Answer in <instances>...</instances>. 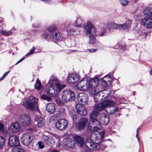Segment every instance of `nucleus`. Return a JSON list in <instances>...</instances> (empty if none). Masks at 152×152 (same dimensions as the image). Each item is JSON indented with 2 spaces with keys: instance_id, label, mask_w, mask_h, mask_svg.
Listing matches in <instances>:
<instances>
[{
  "instance_id": "1",
  "label": "nucleus",
  "mask_w": 152,
  "mask_h": 152,
  "mask_svg": "<svg viewBox=\"0 0 152 152\" xmlns=\"http://www.w3.org/2000/svg\"><path fill=\"white\" fill-rule=\"evenodd\" d=\"M104 134V131H103L101 133L96 131L94 133H92L90 137L86 140V147L92 150L99 149V143L103 138Z\"/></svg>"
},
{
  "instance_id": "2",
  "label": "nucleus",
  "mask_w": 152,
  "mask_h": 152,
  "mask_svg": "<svg viewBox=\"0 0 152 152\" xmlns=\"http://www.w3.org/2000/svg\"><path fill=\"white\" fill-rule=\"evenodd\" d=\"M99 79L98 77L93 79L86 78L82 80L79 82L77 85V89L83 91H86L89 88H92L97 86L99 84Z\"/></svg>"
},
{
  "instance_id": "3",
  "label": "nucleus",
  "mask_w": 152,
  "mask_h": 152,
  "mask_svg": "<svg viewBox=\"0 0 152 152\" xmlns=\"http://www.w3.org/2000/svg\"><path fill=\"white\" fill-rule=\"evenodd\" d=\"M96 31V29L93 24L90 21H88L84 27V32L89 37V44H94L96 43V40L94 35L95 34Z\"/></svg>"
},
{
  "instance_id": "4",
  "label": "nucleus",
  "mask_w": 152,
  "mask_h": 152,
  "mask_svg": "<svg viewBox=\"0 0 152 152\" xmlns=\"http://www.w3.org/2000/svg\"><path fill=\"white\" fill-rule=\"evenodd\" d=\"M38 102L37 98L34 97L33 96H31L29 97L27 101L23 102V105L26 109L32 110L36 108L37 110H38Z\"/></svg>"
},
{
  "instance_id": "5",
  "label": "nucleus",
  "mask_w": 152,
  "mask_h": 152,
  "mask_svg": "<svg viewBox=\"0 0 152 152\" xmlns=\"http://www.w3.org/2000/svg\"><path fill=\"white\" fill-rule=\"evenodd\" d=\"M62 100L65 102H68L74 101L75 99V93L69 90H64L61 94Z\"/></svg>"
},
{
  "instance_id": "6",
  "label": "nucleus",
  "mask_w": 152,
  "mask_h": 152,
  "mask_svg": "<svg viewBox=\"0 0 152 152\" xmlns=\"http://www.w3.org/2000/svg\"><path fill=\"white\" fill-rule=\"evenodd\" d=\"M88 127L91 131H96L99 130L101 128V126L99 121L96 119L90 120L88 125Z\"/></svg>"
},
{
  "instance_id": "7",
  "label": "nucleus",
  "mask_w": 152,
  "mask_h": 152,
  "mask_svg": "<svg viewBox=\"0 0 152 152\" xmlns=\"http://www.w3.org/2000/svg\"><path fill=\"white\" fill-rule=\"evenodd\" d=\"M18 121L22 126H28L31 123V118L30 117L27 115L22 114L19 116Z\"/></svg>"
},
{
  "instance_id": "8",
  "label": "nucleus",
  "mask_w": 152,
  "mask_h": 152,
  "mask_svg": "<svg viewBox=\"0 0 152 152\" xmlns=\"http://www.w3.org/2000/svg\"><path fill=\"white\" fill-rule=\"evenodd\" d=\"M34 138V136L31 133H25L22 137V140L23 144L26 146L28 145Z\"/></svg>"
},
{
  "instance_id": "9",
  "label": "nucleus",
  "mask_w": 152,
  "mask_h": 152,
  "mask_svg": "<svg viewBox=\"0 0 152 152\" xmlns=\"http://www.w3.org/2000/svg\"><path fill=\"white\" fill-rule=\"evenodd\" d=\"M88 121L87 118L83 117L75 124L76 128L79 130L83 129L86 126L87 123Z\"/></svg>"
},
{
  "instance_id": "10",
  "label": "nucleus",
  "mask_w": 152,
  "mask_h": 152,
  "mask_svg": "<svg viewBox=\"0 0 152 152\" xmlns=\"http://www.w3.org/2000/svg\"><path fill=\"white\" fill-rule=\"evenodd\" d=\"M77 99L79 103L82 105H86L88 103V96L85 93H80L78 95Z\"/></svg>"
},
{
  "instance_id": "11",
  "label": "nucleus",
  "mask_w": 152,
  "mask_h": 152,
  "mask_svg": "<svg viewBox=\"0 0 152 152\" xmlns=\"http://www.w3.org/2000/svg\"><path fill=\"white\" fill-rule=\"evenodd\" d=\"M141 24L148 29L152 28V18H144L141 21Z\"/></svg>"
},
{
  "instance_id": "12",
  "label": "nucleus",
  "mask_w": 152,
  "mask_h": 152,
  "mask_svg": "<svg viewBox=\"0 0 152 152\" xmlns=\"http://www.w3.org/2000/svg\"><path fill=\"white\" fill-rule=\"evenodd\" d=\"M19 141L18 137L16 136H11L9 138L8 145L10 147L18 146L19 145Z\"/></svg>"
},
{
  "instance_id": "13",
  "label": "nucleus",
  "mask_w": 152,
  "mask_h": 152,
  "mask_svg": "<svg viewBox=\"0 0 152 152\" xmlns=\"http://www.w3.org/2000/svg\"><path fill=\"white\" fill-rule=\"evenodd\" d=\"M56 128L60 130L64 129L67 125V122L65 119H61L59 120L56 123Z\"/></svg>"
},
{
  "instance_id": "14",
  "label": "nucleus",
  "mask_w": 152,
  "mask_h": 152,
  "mask_svg": "<svg viewBox=\"0 0 152 152\" xmlns=\"http://www.w3.org/2000/svg\"><path fill=\"white\" fill-rule=\"evenodd\" d=\"M99 119L101 123L105 125L109 123L110 121V117L105 113H102L99 115Z\"/></svg>"
},
{
  "instance_id": "15",
  "label": "nucleus",
  "mask_w": 152,
  "mask_h": 152,
  "mask_svg": "<svg viewBox=\"0 0 152 152\" xmlns=\"http://www.w3.org/2000/svg\"><path fill=\"white\" fill-rule=\"evenodd\" d=\"M42 140L48 145L51 146L55 142L54 139L50 136H47L43 135L42 137Z\"/></svg>"
},
{
  "instance_id": "16",
  "label": "nucleus",
  "mask_w": 152,
  "mask_h": 152,
  "mask_svg": "<svg viewBox=\"0 0 152 152\" xmlns=\"http://www.w3.org/2000/svg\"><path fill=\"white\" fill-rule=\"evenodd\" d=\"M79 79V76L75 74L72 73L69 75L67 80L69 83H74L77 82Z\"/></svg>"
},
{
  "instance_id": "17",
  "label": "nucleus",
  "mask_w": 152,
  "mask_h": 152,
  "mask_svg": "<svg viewBox=\"0 0 152 152\" xmlns=\"http://www.w3.org/2000/svg\"><path fill=\"white\" fill-rule=\"evenodd\" d=\"M76 108L77 113L82 116H86L87 114V111L84 107L77 104L76 106Z\"/></svg>"
},
{
  "instance_id": "18",
  "label": "nucleus",
  "mask_w": 152,
  "mask_h": 152,
  "mask_svg": "<svg viewBox=\"0 0 152 152\" xmlns=\"http://www.w3.org/2000/svg\"><path fill=\"white\" fill-rule=\"evenodd\" d=\"M63 145L69 148H73L75 145L74 141L70 138H65L63 141Z\"/></svg>"
},
{
  "instance_id": "19",
  "label": "nucleus",
  "mask_w": 152,
  "mask_h": 152,
  "mask_svg": "<svg viewBox=\"0 0 152 152\" xmlns=\"http://www.w3.org/2000/svg\"><path fill=\"white\" fill-rule=\"evenodd\" d=\"M75 143L80 147L82 146L84 144L85 141L83 137L76 135L74 136Z\"/></svg>"
},
{
  "instance_id": "20",
  "label": "nucleus",
  "mask_w": 152,
  "mask_h": 152,
  "mask_svg": "<svg viewBox=\"0 0 152 152\" xmlns=\"http://www.w3.org/2000/svg\"><path fill=\"white\" fill-rule=\"evenodd\" d=\"M8 129L13 132L16 133L20 130V127L18 122H15L12 123L9 127Z\"/></svg>"
},
{
  "instance_id": "21",
  "label": "nucleus",
  "mask_w": 152,
  "mask_h": 152,
  "mask_svg": "<svg viewBox=\"0 0 152 152\" xmlns=\"http://www.w3.org/2000/svg\"><path fill=\"white\" fill-rule=\"evenodd\" d=\"M34 121L37 122V125L38 127L42 128L45 126V120L41 116L39 115L37 116L35 118Z\"/></svg>"
},
{
  "instance_id": "22",
  "label": "nucleus",
  "mask_w": 152,
  "mask_h": 152,
  "mask_svg": "<svg viewBox=\"0 0 152 152\" xmlns=\"http://www.w3.org/2000/svg\"><path fill=\"white\" fill-rule=\"evenodd\" d=\"M46 91L47 94L50 96H56L57 95V91L53 87H49L47 86L46 88Z\"/></svg>"
},
{
  "instance_id": "23",
  "label": "nucleus",
  "mask_w": 152,
  "mask_h": 152,
  "mask_svg": "<svg viewBox=\"0 0 152 152\" xmlns=\"http://www.w3.org/2000/svg\"><path fill=\"white\" fill-rule=\"evenodd\" d=\"M101 93V91H99L96 89H94L91 91V93L92 95L94 96V99L95 102H100L101 99V97L100 96V94Z\"/></svg>"
},
{
  "instance_id": "24",
  "label": "nucleus",
  "mask_w": 152,
  "mask_h": 152,
  "mask_svg": "<svg viewBox=\"0 0 152 152\" xmlns=\"http://www.w3.org/2000/svg\"><path fill=\"white\" fill-rule=\"evenodd\" d=\"M131 23V21L128 20L124 23L121 24H118V30H125L128 29Z\"/></svg>"
},
{
  "instance_id": "25",
  "label": "nucleus",
  "mask_w": 152,
  "mask_h": 152,
  "mask_svg": "<svg viewBox=\"0 0 152 152\" xmlns=\"http://www.w3.org/2000/svg\"><path fill=\"white\" fill-rule=\"evenodd\" d=\"M54 33V34H51L50 36V37L51 40L55 42L58 40H61V39L60 38L59 33L57 31Z\"/></svg>"
},
{
  "instance_id": "26",
  "label": "nucleus",
  "mask_w": 152,
  "mask_h": 152,
  "mask_svg": "<svg viewBox=\"0 0 152 152\" xmlns=\"http://www.w3.org/2000/svg\"><path fill=\"white\" fill-rule=\"evenodd\" d=\"M145 18H152V8L147 7L144 9L143 11Z\"/></svg>"
},
{
  "instance_id": "27",
  "label": "nucleus",
  "mask_w": 152,
  "mask_h": 152,
  "mask_svg": "<svg viewBox=\"0 0 152 152\" xmlns=\"http://www.w3.org/2000/svg\"><path fill=\"white\" fill-rule=\"evenodd\" d=\"M106 77H107L105 76L101 79L102 84L104 87H106L108 86H109L111 84L112 81L111 80H108L107 79V80L104 79H105Z\"/></svg>"
},
{
  "instance_id": "28",
  "label": "nucleus",
  "mask_w": 152,
  "mask_h": 152,
  "mask_svg": "<svg viewBox=\"0 0 152 152\" xmlns=\"http://www.w3.org/2000/svg\"><path fill=\"white\" fill-rule=\"evenodd\" d=\"M118 108L115 107L114 106L107 107L106 111L107 113L109 114H113L118 111Z\"/></svg>"
},
{
  "instance_id": "29",
  "label": "nucleus",
  "mask_w": 152,
  "mask_h": 152,
  "mask_svg": "<svg viewBox=\"0 0 152 152\" xmlns=\"http://www.w3.org/2000/svg\"><path fill=\"white\" fill-rule=\"evenodd\" d=\"M16 30L14 28H13L11 30L7 31L4 29H1L0 31V33L2 35L8 36L10 35L13 32V31H15Z\"/></svg>"
},
{
  "instance_id": "30",
  "label": "nucleus",
  "mask_w": 152,
  "mask_h": 152,
  "mask_svg": "<svg viewBox=\"0 0 152 152\" xmlns=\"http://www.w3.org/2000/svg\"><path fill=\"white\" fill-rule=\"evenodd\" d=\"M46 110L50 113H53L56 110L54 105L50 103L48 104L47 105Z\"/></svg>"
},
{
  "instance_id": "31",
  "label": "nucleus",
  "mask_w": 152,
  "mask_h": 152,
  "mask_svg": "<svg viewBox=\"0 0 152 152\" xmlns=\"http://www.w3.org/2000/svg\"><path fill=\"white\" fill-rule=\"evenodd\" d=\"M95 109L98 111H101L104 110L106 107L104 102L100 103L97 104H96L94 105Z\"/></svg>"
},
{
  "instance_id": "32",
  "label": "nucleus",
  "mask_w": 152,
  "mask_h": 152,
  "mask_svg": "<svg viewBox=\"0 0 152 152\" xmlns=\"http://www.w3.org/2000/svg\"><path fill=\"white\" fill-rule=\"evenodd\" d=\"M83 20L80 17L77 18L75 20V22L73 24V26L76 27H81L83 24Z\"/></svg>"
},
{
  "instance_id": "33",
  "label": "nucleus",
  "mask_w": 152,
  "mask_h": 152,
  "mask_svg": "<svg viewBox=\"0 0 152 152\" xmlns=\"http://www.w3.org/2000/svg\"><path fill=\"white\" fill-rule=\"evenodd\" d=\"M104 102L106 107V108L107 107L114 106L115 104V102L111 99L106 100Z\"/></svg>"
},
{
  "instance_id": "34",
  "label": "nucleus",
  "mask_w": 152,
  "mask_h": 152,
  "mask_svg": "<svg viewBox=\"0 0 152 152\" xmlns=\"http://www.w3.org/2000/svg\"><path fill=\"white\" fill-rule=\"evenodd\" d=\"M35 88L38 91L42 90L43 89V87L42 86L41 83L38 79H37L36 80Z\"/></svg>"
},
{
  "instance_id": "35",
  "label": "nucleus",
  "mask_w": 152,
  "mask_h": 152,
  "mask_svg": "<svg viewBox=\"0 0 152 152\" xmlns=\"http://www.w3.org/2000/svg\"><path fill=\"white\" fill-rule=\"evenodd\" d=\"M58 83V81L56 78H54L53 79H50L49 82L48 83L50 87H52L55 85L57 86V84Z\"/></svg>"
},
{
  "instance_id": "36",
  "label": "nucleus",
  "mask_w": 152,
  "mask_h": 152,
  "mask_svg": "<svg viewBox=\"0 0 152 152\" xmlns=\"http://www.w3.org/2000/svg\"><path fill=\"white\" fill-rule=\"evenodd\" d=\"M69 114L71 117L73 121H76L77 119V116L75 114V111L73 110H71L69 112Z\"/></svg>"
},
{
  "instance_id": "37",
  "label": "nucleus",
  "mask_w": 152,
  "mask_h": 152,
  "mask_svg": "<svg viewBox=\"0 0 152 152\" xmlns=\"http://www.w3.org/2000/svg\"><path fill=\"white\" fill-rule=\"evenodd\" d=\"M47 30L50 32L51 33V34L54 33L57 31L56 28L54 26H51L47 28Z\"/></svg>"
},
{
  "instance_id": "38",
  "label": "nucleus",
  "mask_w": 152,
  "mask_h": 152,
  "mask_svg": "<svg viewBox=\"0 0 152 152\" xmlns=\"http://www.w3.org/2000/svg\"><path fill=\"white\" fill-rule=\"evenodd\" d=\"M106 33V29L104 28H101L99 31V35L101 37L104 36Z\"/></svg>"
},
{
  "instance_id": "39",
  "label": "nucleus",
  "mask_w": 152,
  "mask_h": 152,
  "mask_svg": "<svg viewBox=\"0 0 152 152\" xmlns=\"http://www.w3.org/2000/svg\"><path fill=\"white\" fill-rule=\"evenodd\" d=\"M59 114H57L56 117H58L60 115H63L64 114L65 112V109L62 107H61L58 109V110Z\"/></svg>"
},
{
  "instance_id": "40",
  "label": "nucleus",
  "mask_w": 152,
  "mask_h": 152,
  "mask_svg": "<svg viewBox=\"0 0 152 152\" xmlns=\"http://www.w3.org/2000/svg\"><path fill=\"white\" fill-rule=\"evenodd\" d=\"M98 113L95 111H93L90 114L91 120L95 119L94 117L98 116Z\"/></svg>"
},
{
  "instance_id": "41",
  "label": "nucleus",
  "mask_w": 152,
  "mask_h": 152,
  "mask_svg": "<svg viewBox=\"0 0 152 152\" xmlns=\"http://www.w3.org/2000/svg\"><path fill=\"white\" fill-rule=\"evenodd\" d=\"M11 152H24L23 149L20 148H12L11 151Z\"/></svg>"
},
{
  "instance_id": "42",
  "label": "nucleus",
  "mask_w": 152,
  "mask_h": 152,
  "mask_svg": "<svg viewBox=\"0 0 152 152\" xmlns=\"http://www.w3.org/2000/svg\"><path fill=\"white\" fill-rule=\"evenodd\" d=\"M5 141V138L2 136L0 137V149L1 148Z\"/></svg>"
},
{
  "instance_id": "43",
  "label": "nucleus",
  "mask_w": 152,
  "mask_h": 152,
  "mask_svg": "<svg viewBox=\"0 0 152 152\" xmlns=\"http://www.w3.org/2000/svg\"><path fill=\"white\" fill-rule=\"evenodd\" d=\"M65 86L66 85H62L58 83L57 84L56 86L58 90L59 91H60L61 89L64 88Z\"/></svg>"
},
{
  "instance_id": "44",
  "label": "nucleus",
  "mask_w": 152,
  "mask_h": 152,
  "mask_svg": "<svg viewBox=\"0 0 152 152\" xmlns=\"http://www.w3.org/2000/svg\"><path fill=\"white\" fill-rule=\"evenodd\" d=\"M49 36V34L47 33L46 31H45L42 34L41 37L42 38L44 39H47Z\"/></svg>"
},
{
  "instance_id": "45",
  "label": "nucleus",
  "mask_w": 152,
  "mask_h": 152,
  "mask_svg": "<svg viewBox=\"0 0 152 152\" xmlns=\"http://www.w3.org/2000/svg\"><path fill=\"white\" fill-rule=\"evenodd\" d=\"M41 98L42 99H45L48 101H50L51 100L50 97L44 94L42 95L41 96Z\"/></svg>"
},
{
  "instance_id": "46",
  "label": "nucleus",
  "mask_w": 152,
  "mask_h": 152,
  "mask_svg": "<svg viewBox=\"0 0 152 152\" xmlns=\"http://www.w3.org/2000/svg\"><path fill=\"white\" fill-rule=\"evenodd\" d=\"M120 2L122 5L124 6H127L129 3L128 1L126 0H120Z\"/></svg>"
},
{
  "instance_id": "47",
  "label": "nucleus",
  "mask_w": 152,
  "mask_h": 152,
  "mask_svg": "<svg viewBox=\"0 0 152 152\" xmlns=\"http://www.w3.org/2000/svg\"><path fill=\"white\" fill-rule=\"evenodd\" d=\"M77 39H72L71 41V47H74L76 44Z\"/></svg>"
},
{
  "instance_id": "48",
  "label": "nucleus",
  "mask_w": 152,
  "mask_h": 152,
  "mask_svg": "<svg viewBox=\"0 0 152 152\" xmlns=\"http://www.w3.org/2000/svg\"><path fill=\"white\" fill-rule=\"evenodd\" d=\"M118 24L115 23H112V29L118 30Z\"/></svg>"
},
{
  "instance_id": "49",
  "label": "nucleus",
  "mask_w": 152,
  "mask_h": 152,
  "mask_svg": "<svg viewBox=\"0 0 152 152\" xmlns=\"http://www.w3.org/2000/svg\"><path fill=\"white\" fill-rule=\"evenodd\" d=\"M38 148L41 149H42L45 147L44 143L42 141H39L38 142Z\"/></svg>"
},
{
  "instance_id": "50",
  "label": "nucleus",
  "mask_w": 152,
  "mask_h": 152,
  "mask_svg": "<svg viewBox=\"0 0 152 152\" xmlns=\"http://www.w3.org/2000/svg\"><path fill=\"white\" fill-rule=\"evenodd\" d=\"M35 49V48L33 46L32 47V48L29 50V52L26 55V56H28L30 55H31L34 52Z\"/></svg>"
},
{
  "instance_id": "51",
  "label": "nucleus",
  "mask_w": 152,
  "mask_h": 152,
  "mask_svg": "<svg viewBox=\"0 0 152 152\" xmlns=\"http://www.w3.org/2000/svg\"><path fill=\"white\" fill-rule=\"evenodd\" d=\"M71 22L69 21H67L64 25V29H67V28L70 26Z\"/></svg>"
},
{
  "instance_id": "52",
  "label": "nucleus",
  "mask_w": 152,
  "mask_h": 152,
  "mask_svg": "<svg viewBox=\"0 0 152 152\" xmlns=\"http://www.w3.org/2000/svg\"><path fill=\"white\" fill-rule=\"evenodd\" d=\"M55 101L56 103L59 105L61 106L63 104V102L60 99H55Z\"/></svg>"
},
{
  "instance_id": "53",
  "label": "nucleus",
  "mask_w": 152,
  "mask_h": 152,
  "mask_svg": "<svg viewBox=\"0 0 152 152\" xmlns=\"http://www.w3.org/2000/svg\"><path fill=\"white\" fill-rule=\"evenodd\" d=\"M99 150H101L102 151H103L106 148V145H105L101 144H100L99 143Z\"/></svg>"
},
{
  "instance_id": "54",
  "label": "nucleus",
  "mask_w": 152,
  "mask_h": 152,
  "mask_svg": "<svg viewBox=\"0 0 152 152\" xmlns=\"http://www.w3.org/2000/svg\"><path fill=\"white\" fill-rule=\"evenodd\" d=\"M75 32V31L73 29H70L69 30H67V32L68 35H71L73 33Z\"/></svg>"
},
{
  "instance_id": "55",
  "label": "nucleus",
  "mask_w": 152,
  "mask_h": 152,
  "mask_svg": "<svg viewBox=\"0 0 152 152\" xmlns=\"http://www.w3.org/2000/svg\"><path fill=\"white\" fill-rule=\"evenodd\" d=\"M0 131L1 132L3 133H5L3 125L1 123L0 124Z\"/></svg>"
},
{
  "instance_id": "56",
  "label": "nucleus",
  "mask_w": 152,
  "mask_h": 152,
  "mask_svg": "<svg viewBox=\"0 0 152 152\" xmlns=\"http://www.w3.org/2000/svg\"><path fill=\"white\" fill-rule=\"evenodd\" d=\"M106 27L108 29H109L110 30L111 29H112V23H107L106 25Z\"/></svg>"
},
{
  "instance_id": "57",
  "label": "nucleus",
  "mask_w": 152,
  "mask_h": 152,
  "mask_svg": "<svg viewBox=\"0 0 152 152\" xmlns=\"http://www.w3.org/2000/svg\"><path fill=\"white\" fill-rule=\"evenodd\" d=\"M39 26V25L37 23H34L32 25V27L34 28H37Z\"/></svg>"
},
{
  "instance_id": "58",
  "label": "nucleus",
  "mask_w": 152,
  "mask_h": 152,
  "mask_svg": "<svg viewBox=\"0 0 152 152\" xmlns=\"http://www.w3.org/2000/svg\"><path fill=\"white\" fill-rule=\"evenodd\" d=\"M88 50L90 52L92 53L96 52L97 50V49H95L91 48L90 49H88Z\"/></svg>"
},
{
  "instance_id": "59",
  "label": "nucleus",
  "mask_w": 152,
  "mask_h": 152,
  "mask_svg": "<svg viewBox=\"0 0 152 152\" xmlns=\"http://www.w3.org/2000/svg\"><path fill=\"white\" fill-rule=\"evenodd\" d=\"M25 58L24 57H23V58H22L21 59H20L16 64H18L19 63L21 62L24 59H25Z\"/></svg>"
},
{
  "instance_id": "60",
  "label": "nucleus",
  "mask_w": 152,
  "mask_h": 152,
  "mask_svg": "<svg viewBox=\"0 0 152 152\" xmlns=\"http://www.w3.org/2000/svg\"><path fill=\"white\" fill-rule=\"evenodd\" d=\"M25 58L24 57H23V58H22L21 59H20L16 64H18L19 63L21 62L24 59H25Z\"/></svg>"
},
{
  "instance_id": "61",
  "label": "nucleus",
  "mask_w": 152,
  "mask_h": 152,
  "mask_svg": "<svg viewBox=\"0 0 152 152\" xmlns=\"http://www.w3.org/2000/svg\"><path fill=\"white\" fill-rule=\"evenodd\" d=\"M138 128L137 130V134H136V137H137L138 142H139V138L138 136Z\"/></svg>"
},
{
  "instance_id": "62",
  "label": "nucleus",
  "mask_w": 152,
  "mask_h": 152,
  "mask_svg": "<svg viewBox=\"0 0 152 152\" xmlns=\"http://www.w3.org/2000/svg\"><path fill=\"white\" fill-rule=\"evenodd\" d=\"M42 1H43L45 2L46 3H48L49 2L51 1V0H42Z\"/></svg>"
},
{
  "instance_id": "63",
  "label": "nucleus",
  "mask_w": 152,
  "mask_h": 152,
  "mask_svg": "<svg viewBox=\"0 0 152 152\" xmlns=\"http://www.w3.org/2000/svg\"><path fill=\"white\" fill-rule=\"evenodd\" d=\"M9 71H8L6 72L3 75V77H5L8 74V73H9Z\"/></svg>"
},
{
  "instance_id": "64",
  "label": "nucleus",
  "mask_w": 152,
  "mask_h": 152,
  "mask_svg": "<svg viewBox=\"0 0 152 152\" xmlns=\"http://www.w3.org/2000/svg\"><path fill=\"white\" fill-rule=\"evenodd\" d=\"M89 149H90L88 148L85 150V152H92Z\"/></svg>"
}]
</instances>
